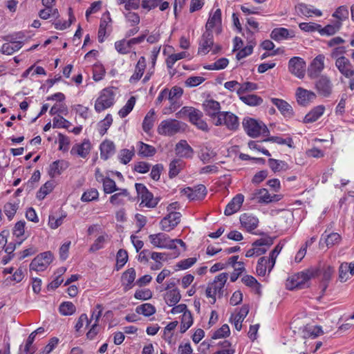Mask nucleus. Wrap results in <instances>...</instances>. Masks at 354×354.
I'll return each mask as SVG.
<instances>
[{"label":"nucleus","mask_w":354,"mask_h":354,"mask_svg":"<svg viewBox=\"0 0 354 354\" xmlns=\"http://www.w3.org/2000/svg\"><path fill=\"white\" fill-rule=\"evenodd\" d=\"M53 255L50 252H45L38 254L30 264V270L37 272L44 271L53 261Z\"/></svg>","instance_id":"nucleus-8"},{"label":"nucleus","mask_w":354,"mask_h":354,"mask_svg":"<svg viewBox=\"0 0 354 354\" xmlns=\"http://www.w3.org/2000/svg\"><path fill=\"white\" fill-rule=\"evenodd\" d=\"M135 186L138 196L141 198V204L149 208L155 207L157 205L159 201L158 198H154L152 193L149 192L143 184L136 183Z\"/></svg>","instance_id":"nucleus-9"},{"label":"nucleus","mask_w":354,"mask_h":354,"mask_svg":"<svg viewBox=\"0 0 354 354\" xmlns=\"http://www.w3.org/2000/svg\"><path fill=\"white\" fill-rule=\"evenodd\" d=\"M100 156L104 160H107L109 157L113 156L115 151V147L114 143L106 140L100 145Z\"/></svg>","instance_id":"nucleus-27"},{"label":"nucleus","mask_w":354,"mask_h":354,"mask_svg":"<svg viewBox=\"0 0 354 354\" xmlns=\"http://www.w3.org/2000/svg\"><path fill=\"white\" fill-rule=\"evenodd\" d=\"M19 205L17 203H7L3 206V211L9 220L12 219L15 215Z\"/></svg>","instance_id":"nucleus-56"},{"label":"nucleus","mask_w":354,"mask_h":354,"mask_svg":"<svg viewBox=\"0 0 354 354\" xmlns=\"http://www.w3.org/2000/svg\"><path fill=\"white\" fill-rule=\"evenodd\" d=\"M68 15H69L68 21H64L63 22L61 21L60 20L57 21L56 22L54 23L55 28L56 29H59V30H64V29L68 28L71 26V24L73 22V21L75 19V18L73 14L72 9L71 8L68 9Z\"/></svg>","instance_id":"nucleus-53"},{"label":"nucleus","mask_w":354,"mask_h":354,"mask_svg":"<svg viewBox=\"0 0 354 354\" xmlns=\"http://www.w3.org/2000/svg\"><path fill=\"white\" fill-rule=\"evenodd\" d=\"M136 104V97H131L126 104L119 111L118 114L121 118H125L133 109Z\"/></svg>","instance_id":"nucleus-51"},{"label":"nucleus","mask_w":354,"mask_h":354,"mask_svg":"<svg viewBox=\"0 0 354 354\" xmlns=\"http://www.w3.org/2000/svg\"><path fill=\"white\" fill-rule=\"evenodd\" d=\"M165 90L170 103L169 107L164 109V114H167L175 111L180 106L178 100L183 95V90L181 87L176 86L172 87L171 90L168 88H165Z\"/></svg>","instance_id":"nucleus-10"},{"label":"nucleus","mask_w":354,"mask_h":354,"mask_svg":"<svg viewBox=\"0 0 354 354\" xmlns=\"http://www.w3.org/2000/svg\"><path fill=\"white\" fill-rule=\"evenodd\" d=\"M249 313V307L244 305L241 308L240 311L235 315H232L230 319L234 322V327L237 330H241L242 328V322Z\"/></svg>","instance_id":"nucleus-25"},{"label":"nucleus","mask_w":354,"mask_h":354,"mask_svg":"<svg viewBox=\"0 0 354 354\" xmlns=\"http://www.w3.org/2000/svg\"><path fill=\"white\" fill-rule=\"evenodd\" d=\"M221 24V11L217 9L212 15H210L205 25L206 31H212V29L220 26Z\"/></svg>","instance_id":"nucleus-36"},{"label":"nucleus","mask_w":354,"mask_h":354,"mask_svg":"<svg viewBox=\"0 0 354 354\" xmlns=\"http://www.w3.org/2000/svg\"><path fill=\"white\" fill-rule=\"evenodd\" d=\"M315 88L319 95L327 97L331 93L332 84L329 78L322 76L316 82Z\"/></svg>","instance_id":"nucleus-20"},{"label":"nucleus","mask_w":354,"mask_h":354,"mask_svg":"<svg viewBox=\"0 0 354 354\" xmlns=\"http://www.w3.org/2000/svg\"><path fill=\"white\" fill-rule=\"evenodd\" d=\"M181 214L179 212H171L160 222L161 230L169 232L173 230L180 221Z\"/></svg>","instance_id":"nucleus-13"},{"label":"nucleus","mask_w":354,"mask_h":354,"mask_svg":"<svg viewBox=\"0 0 354 354\" xmlns=\"http://www.w3.org/2000/svg\"><path fill=\"white\" fill-rule=\"evenodd\" d=\"M22 47V42L19 41H14L5 43L2 45L0 51L5 55H12L15 52L19 50Z\"/></svg>","instance_id":"nucleus-33"},{"label":"nucleus","mask_w":354,"mask_h":354,"mask_svg":"<svg viewBox=\"0 0 354 354\" xmlns=\"http://www.w3.org/2000/svg\"><path fill=\"white\" fill-rule=\"evenodd\" d=\"M334 273V268L329 265L324 266L321 270H319L315 272H311L312 277H318L321 280V292L324 293L326 290L328 283L330 280L332 275Z\"/></svg>","instance_id":"nucleus-12"},{"label":"nucleus","mask_w":354,"mask_h":354,"mask_svg":"<svg viewBox=\"0 0 354 354\" xmlns=\"http://www.w3.org/2000/svg\"><path fill=\"white\" fill-rule=\"evenodd\" d=\"M137 147L138 148V154L142 157H151L156 153V149L154 147L142 142H138Z\"/></svg>","instance_id":"nucleus-35"},{"label":"nucleus","mask_w":354,"mask_h":354,"mask_svg":"<svg viewBox=\"0 0 354 354\" xmlns=\"http://www.w3.org/2000/svg\"><path fill=\"white\" fill-rule=\"evenodd\" d=\"M185 124L174 119L165 120L158 127V133L160 135L171 136L183 129Z\"/></svg>","instance_id":"nucleus-5"},{"label":"nucleus","mask_w":354,"mask_h":354,"mask_svg":"<svg viewBox=\"0 0 354 354\" xmlns=\"http://www.w3.org/2000/svg\"><path fill=\"white\" fill-rule=\"evenodd\" d=\"M59 310L63 315H71L75 313L76 308L72 302L64 301L60 304Z\"/></svg>","instance_id":"nucleus-49"},{"label":"nucleus","mask_w":354,"mask_h":354,"mask_svg":"<svg viewBox=\"0 0 354 354\" xmlns=\"http://www.w3.org/2000/svg\"><path fill=\"white\" fill-rule=\"evenodd\" d=\"M341 27L340 21H335L333 24H328L325 27H322L320 35L327 37L334 35L340 30Z\"/></svg>","instance_id":"nucleus-37"},{"label":"nucleus","mask_w":354,"mask_h":354,"mask_svg":"<svg viewBox=\"0 0 354 354\" xmlns=\"http://www.w3.org/2000/svg\"><path fill=\"white\" fill-rule=\"evenodd\" d=\"M186 55H187L186 52H181L179 53L171 54L166 59V64H167V68H172V67H173L174 64L176 63V62L185 58L186 57Z\"/></svg>","instance_id":"nucleus-61"},{"label":"nucleus","mask_w":354,"mask_h":354,"mask_svg":"<svg viewBox=\"0 0 354 354\" xmlns=\"http://www.w3.org/2000/svg\"><path fill=\"white\" fill-rule=\"evenodd\" d=\"M113 122V118L111 114H107L104 120L100 121L98 124L99 127V133L100 135H104L109 128L111 127Z\"/></svg>","instance_id":"nucleus-50"},{"label":"nucleus","mask_w":354,"mask_h":354,"mask_svg":"<svg viewBox=\"0 0 354 354\" xmlns=\"http://www.w3.org/2000/svg\"><path fill=\"white\" fill-rule=\"evenodd\" d=\"M128 260L127 252L124 250L120 249L118 250L116 256V266L118 270L122 268Z\"/></svg>","instance_id":"nucleus-63"},{"label":"nucleus","mask_w":354,"mask_h":354,"mask_svg":"<svg viewBox=\"0 0 354 354\" xmlns=\"http://www.w3.org/2000/svg\"><path fill=\"white\" fill-rule=\"evenodd\" d=\"M155 111L151 109L145 117L142 122V129L145 132L148 133L153 127L154 122Z\"/></svg>","instance_id":"nucleus-42"},{"label":"nucleus","mask_w":354,"mask_h":354,"mask_svg":"<svg viewBox=\"0 0 354 354\" xmlns=\"http://www.w3.org/2000/svg\"><path fill=\"white\" fill-rule=\"evenodd\" d=\"M175 150L177 155L184 158H191L194 153L192 148L186 140H180L176 145Z\"/></svg>","instance_id":"nucleus-28"},{"label":"nucleus","mask_w":354,"mask_h":354,"mask_svg":"<svg viewBox=\"0 0 354 354\" xmlns=\"http://www.w3.org/2000/svg\"><path fill=\"white\" fill-rule=\"evenodd\" d=\"M242 281L247 286L253 288L259 292L261 285L254 277L245 275L242 278Z\"/></svg>","instance_id":"nucleus-64"},{"label":"nucleus","mask_w":354,"mask_h":354,"mask_svg":"<svg viewBox=\"0 0 354 354\" xmlns=\"http://www.w3.org/2000/svg\"><path fill=\"white\" fill-rule=\"evenodd\" d=\"M242 124L246 133L251 138H257L260 136H266L269 134V130L266 125L263 122L254 118H244Z\"/></svg>","instance_id":"nucleus-1"},{"label":"nucleus","mask_w":354,"mask_h":354,"mask_svg":"<svg viewBox=\"0 0 354 354\" xmlns=\"http://www.w3.org/2000/svg\"><path fill=\"white\" fill-rule=\"evenodd\" d=\"M274 239L270 236H266L254 241L252 244V248L254 249L256 256H260L266 252L268 249L273 244Z\"/></svg>","instance_id":"nucleus-16"},{"label":"nucleus","mask_w":354,"mask_h":354,"mask_svg":"<svg viewBox=\"0 0 354 354\" xmlns=\"http://www.w3.org/2000/svg\"><path fill=\"white\" fill-rule=\"evenodd\" d=\"M272 39L275 41H280L289 37V31L288 29L284 28H274L270 35Z\"/></svg>","instance_id":"nucleus-43"},{"label":"nucleus","mask_w":354,"mask_h":354,"mask_svg":"<svg viewBox=\"0 0 354 354\" xmlns=\"http://www.w3.org/2000/svg\"><path fill=\"white\" fill-rule=\"evenodd\" d=\"M180 299L181 295L178 288H173L169 290L165 296V302L170 306H175Z\"/></svg>","instance_id":"nucleus-34"},{"label":"nucleus","mask_w":354,"mask_h":354,"mask_svg":"<svg viewBox=\"0 0 354 354\" xmlns=\"http://www.w3.org/2000/svg\"><path fill=\"white\" fill-rule=\"evenodd\" d=\"M240 222L241 225L250 232L256 229L259 224L257 218L247 214H243L240 216Z\"/></svg>","instance_id":"nucleus-23"},{"label":"nucleus","mask_w":354,"mask_h":354,"mask_svg":"<svg viewBox=\"0 0 354 354\" xmlns=\"http://www.w3.org/2000/svg\"><path fill=\"white\" fill-rule=\"evenodd\" d=\"M203 109L207 115L211 118L212 122L216 120L221 111L220 103L214 100H206L203 104Z\"/></svg>","instance_id":"nucleus-14"},{"label":"nucleus","mask_w":354,"mask_h":354,"mask_svg":"<svg viewBox=\"0 0 354 354\" xmlns=\"http://www.w3.org/2000/svg\"><path fill=\"white\" fill-rule=\"evenodd\" d=\"M229 61L227 58L222 57L218 59L214 63L204 66L207 70H221L225 68L228 65Z\"/></svg>","instance_id":"nucleus-55"},{"label":"nucleus","mask_w":354,"mask_h":354,"mask_svg":"<svg viewBox=\"0 0 354 354\" xmlns=\"http://www.w3.org/2000/svg\"><path fill=\"white\" fill-rule=\"evenodd\" d=\"M239 98L245 104L252 106H259L263 102V99L254 94L245 95Z\"/></svg>","instance_id":"nucleus-38"},{"label":"nucleus","mask_w":354,"mask_h":354,"mask_svg":"<svg viewBox=\"0 0 354 354\" xmlns=\"http://www.w3.org/2000/svg\"><path fill=\"white\" fill-rule=\"evenodd\" d=\"M341 236L338 233L333 232L323 235L322 241H324L327 248H331L333 245L338 244L341 241Z\"/></svg>","instance_id":"nucleus-39"},{"label":"nucleus","mask_w":354,"mask_h":354,"mask_svg":"<svg viewBox=\"0 0 354 354\" xmlns=\"http://www.w3.org/2000/svg\"><path fill=\"white\" fill-rule=\"evenodd\" d=\"M68 167V162L64 160H56L50 165L48 174L51 178H54L61 174V173Z\"/></svg>","instance_id":"nucleus-29"},{"label":"nucleus","mask_w":354,"mask_h":354,"mask_svg":"<svg viewBox=\"0 0 354 354\" xmlns=\"http://www.w3.org/2000/svg\"><path fill=\"white\" fill-rule=\"evenodd\" d=\"M108 239V235L104 234L98 236L94 241V243L91 245L89 248L90 252H95L96 251L102 249L104 246L105 243Z\"/></svg>","instance_id":"nucleus-45"},{"label":"nucleus","mask_w":354,"mask_h":354,"mask_svg":"<svg viewBox=\"0 0 354 354\" xmlns=\"http://www.w3.org/2000/svg\"><path fill=\"white\" fill-rule=\"evenodd\" d=\"M146 68V59L145 57H140L135 68L134 73L130 78L131 82H136L138 81L142 76Z\"/></svg>","instance_id":"nucleus-31"},{"label":"nucleus","mask_w":354,"mask_h":354,"mask_svg":"<svg viewBox=\"0 0 354 354\" xmlns=\"http://www.w3.org/2000/svg\"><path fill=\"white\" fill-rule=\"evenodd\" d=\"M244 201V196L241 194H236L227 205L224 214L226 216H231L237 212Z\"/></svg>","instance_id":"nucleus-19"},{"label":"nucleus","mask_w":354,"mask_h":354,"mask_svg":"<svg viewBox=\"0 0 354 354\" xmlns=\"http://www.w3.org/2000/svg\"><path fill=\"white\" fill-rule=\"evenodd\" d=\"M181 166L182 161L180 160H174L171 162L169 171V176L171 178L176 176L179 174Z\"/></svg>","instance_id":"nucleus-57"},{"label":"nucleus","mask_w":354,"mask_h":354,"mask_svg":"<svg viewBox=\"0 0 354 354\" xmlns=\"http://www.w3.org/2000/svg\"><path fill=\"white\" fill-rule=\"evenodd\" d=\"M270 264H268V259L266 257H261L257 262V273L259 276H265L267 270L268 271V267Z\"/></svg>","instance_id":"nucleus-48"},{"label":"nucleus","mask_w":354,"mask_h":354,"mask_svg":"<svg viewBox=\"0 0 354 354\" xmlns=\"http://www.w3.org/2000/svg\"><path fill=\"white\" fill-rule=\"evenodd\" d=\"M216 126L225 125L229 130L236 131L239 127V118L228 111L221 112L214 122Z\"/></svg>","instance_id":"nucleus-7"},{"label":"nucleus","mask_w":354,"mask_h":354,"mask_svg":"<svg viewBox=\"0 0 354 354\" xmlns=\"http://www.w3.org/2000/svg\"><path fill=\"white\" fill-rule=\"evenodd\" d=\"M180 114H184L189 117L191 123L196 126L199 129L203 131H208V125L203 118V113L193 107H183L178 113H176L178 118Z\"/></svg>","instance_id":"nucleus-4"},{"label":"nucleus","mask_w":354,"mask_h":354,"mask_svg":"<svg viewBox=\"0 0 354 354\" xmlns=\"http://www.w3.org/2000/svg\"><path fill=\"white\" fill-rule=\"evenodd\" d=\"M91 149V142L84 139L82 143L75 144L71 150V154H77L81 158H85L90 153Z\"/></svg>","instance_id":"nucleus-21"},{"label":"nucleus","mask_w":354,"mask_h":354,"mask_svg":"<svg viewBox=\"0 0 354 354\" xmlns=\"http://www.w3.org/2000/svg\"><path fill=\"white\" fill-rule=\"evenodd\" d=\"M289 71L299 78H303L305 74L306 64L300 57H294L288 63Z\"/></svg>","instance_id":"nucleus-15"},{"label":"nucleus","mask_w":354,"mask_h":354,"mask_svg":"<svg viewBox=\"0 0 354 354\" xmlns=\"http://www.w3.org/2000/svg\"><path fill=\"white\" fill-rule=\"evenodd\" d=\"M136 271L131 268L126 270L122 276V283L125 291L132 288V284L136 279Z\"/></svg>","instance_id":"nucleus-30"},{"label":"nucleus","mask_w":354,"mask_h":354,"mask_svg":"<svg viewBox=\"0 0 354 354\" xmlns=\"http://www.w3.org/2000/svg\"><path fill=\"white\" fill-rule=\"evenodd\" d=\"M183 192L190 200H201L205 196L207 189L205 185H198L194 188H185Z\"/></svg>","instance_id":"nucleus-17"},{"label":"nucleus","mask_w":354,"mask_h":354,"mask_svg":"<svg viewBox=\"0 0 354 354\" xmlns=\"http://www.w3.org/2000/svg\"><path fill=\"white\" fill-rule=\"evenodd\" d=\"M103 188L104 192L106 194H111L118 190L115 182L110 178L103 179Z\"/></svg>","instance_id":"nucleus-58"},{"label":"nucleus","mask_w":354,"mask_h":354,"mask_svg":"<svg viewBox=\"0 0 354 354\" xmlns=\"http://www.w3.org/2000/svg\"><path fill=\"white\" fill-rule=\"evenodd\" d=\"M333 17L337 19V21H340L341 24L343 21L348 17V10L346 7L340 6L333 14Z\"/></svg>","instance_id":"nucleus-59"},{"label":"nucleus","mask_w":354,"mask_h":354,"mask_svg":"<svg viewBox=\"0 0 354 354\" xmlns=\"http://www.w3.org/2000/svg\"><path fill=\"white\" fill-rule=\"evenodd\" d=\"M98 192L95 188H91L84 192L82 196L81 200L84 202H90L98 198Z\"/></svg>","instance_id":"nucleus-60"},{"label":"nucleus","mask_w":354,"mask_h":354,"mask_svg":"<svg viewBox=\"0 0 354 354\" xmlns=\"http://www.w3.org/2000/svg\"><path fill=\"white\" fill-rule=\"evenodd\" d=\"M178 325V322L174 321L169 323L164 328L163 339L169 344H172L173 330Z\"/></svg>","instance_id":"nucleus-44"},{"label":"nucleus","mask_w":354,"mask_h":354,"mask_svg":"<svg viewBox=\"0 0 354 354\" xmlns=\"http://www.w3.org/2000/svg\"><path fill=\"white\" fill-rule=\"evenodd\" d=\"M136 312L144 316L149 317L156 313V308L152 304L146 303L137 306Z\"/></svg>","instance_id":"nucleus-41"},{"label":"nucleus","mask_w":354,"mask_h":354,"mask_svg":"<svg viewBox=\"0 0 354 354\" xmlns=\"http://www.w3.org/2000/svg\"><path fill=\"white\" fill-rule=\"evenodd\" d=\"M150 243L156 248L175 249L176 245L174 244V241H171L169 236L165 233H158L150 234L149 236Z\"/></svg>","instance_id":"nucleus-11"},{"label":"nucleus","mask_w":354,"mask_h":354,"mask_svg":"<svg viewBox=\"0 0 354 354\" xmlns=\"http://www.w3.org/2000/svg\"><path fill=\"white\" fill-rule=\"evenodd\" d=\"M193 324V317L190 312L183 314L180 324V333H184Z\"/></svg>","instance_id":"nucleus-46"},{"label":"nucleus","mask_w":354,"mask_h":354,"mask_svg":"<svg viewBox=\"0 0 354 354\" xmlns=\"http://www.w3.org/2000/svg\"><path fill=\"white\" fill-rule=\"evenodd\" d=\"M349 267L347 266L346 262L341 263L339 268V280L341 282H346L350 279L351 277Z\"/></svg>","instance_id":"nucleus-54"},{"label":"nucleus","mask_w":354,"mask_h":354,"mask_svg":"<svg viewBox=\"0 0 354 354\" xmlns=\"http://www.w3.org/2000/svg\"><path fill=\"white\" fill-rule=\"evenodd\" d=\"M335 66L339 71L345 77H349L353 74V69L350 61L344 56H341L336 59Z\"/></svg>","instance_id":"nucleus-18"},{"label":"nucleus","mask_w":354,"mask_h":354,"mask_svg":"<svg viewBox=\"0 0 354 354\" xmlns=\"http://www.w3.org/2000/svg\"><path fill=\"white\" fill-rule=\"evenodd\" d=\"M324 59L325 57L323 55H319L313 59V63H311V74L313 71L319 73L324 69Z\"/></svg>","instance_id":"nucleus-47"},{"label":"nucleus","mask_w":354,"mask_h":354,"mask_svg":"<svg viewBox=\"0 0 354 354\" xmlns=\"http://www.w3.org/2000/svg\"><path fill=\"white\" fill-rule=\"evenodd\" d=\"M271 101L284 116L291 117L293 115L292 106L285 100L278 98H272Z\"/></svg>","instance_id":"nucleus-26"},{"label":"nucleus","mask_w":354,"mask_h":354,"mask_svg":"<svg viewBox=\"0 0 354 354\" xmlns=\"http://www.w3.org/2000/svg\"><path fill=\"white\" fill-rule=\"evenodd\" d=\"M268 165L274 172H277L281 170L286 171L288 169V165L286 162L274 158H270L268 160Z\"/></svg>","instance_id":"nucleus-40"},{"label":"nucleus","mask_w":354,"mask_h":354,"mask_svg":"<svg viewBox=\"0 0 354 354\" xmlns=\"http://www.w3.org/2000/svg\"><path fill=\"white\" fill-rule=\"evenodd\" d=\"M297 102L301 106H307L310 102V92L301 87H298L295 93Z\"/></svg>","instance_id":"nucleus-32"},{"label":"nucleus","mask_w":354,"mask_h":354,"mask_svg":"<svg viewBox=\"0 0 354 354\" xmlns=\"http://www.w3.org/2000/svg\"><path fill=\"white\" fill-rule=\"evenodd\" d=\"M277 195L271 196L266 189H261L257 190L253 194V199H256L259 203H268L272 201H277L279 199L277 198Z\"/></svg>","instance_id":"nucleus-24"},{"label":"nucleus","mask_w":354,"mask_h":354,"mask_svg":"<svg viewBox=\"0 0 354 354\" xmlns=\"http://www.w3.org/2000/svg\"><path fill=\"white\" fill-rule=\"evenodd\" d=\"M114 93L110 88L103 89L95 103V109L97 112H101L114 104Z\"/></svg>","instance_id":"nucleus-6"},{"label":"nucleus","mask_w":354,"mask_h":354,"mask_svg":"<svg viewBox=\"0 0 354 354\" xmlns=\"http://www.w3.org/2000/svg\"><path fill=\"white\" fill-rule=\"evenodd\" d=\"M257 85L253 82H246L243 84L239 83V87L237 88V94L240 97L241 96H243V94L244 93L254 91L257 89Z\"/></svg>","instance_id":"nucleus-52"},{"label":"nucleus","mask_w":354,"mask_h":354,"mask_svg":"<svg viewBox=\"0 0 354 354\" xmlns=\"http://www.w3.org/2000/svg\"><path fill=\"white\" fill-rule=\"evenodd\" d=\"M310 281V269H306L288 277L286 281L288 290H301L308 288Z\"/></svg>","instance_id":"nucleus-2"},{"label":"nucleus","mask_w":354,"mask_h":354,"mask_svg":"<svg viewBox=\"0 0 354 354\" xmlns=\"http://www.w3.org/2000/svg\"><path fill=\"white\" fill-rule=\"evenodd\" d=\"M214 44L213 34L212 31H205L201 38L198 53L206 54Z\"/></svg>","instance_id":"nucleus-22"},{"label":"nucleus","mask_w":354,"mask_h":354,"mask_svg":"<svg viewBox=\"0 0 354 354\" xmlns=\"http://www.w3.org/2000/svg\"><path fill=\"white\" fill-rule=\"evenodd\" d=\"M54 187L53 181H47L39 189L37 193V198L43 199L44 197L49 194Z\"/></svg>","instance_id":"nucleus-62"},{"label":"nucleus","mask_w":354,"mask_h":354,"mask_svg":"<svg viewBox=\"0 0 354 354\" xmlns=\"http://www.w3.org/2000/svg\"><path fill=\"white\" fill-rule=\"evenodd\" d=\"M227 279V273L223 272L219 274L214 278V280L208 284L206 288V296L212 298V304L216 302V295H218L221 297L223 295V288Z\"/></svg>","instance_id":"nucleus-3"}]
</instances>
